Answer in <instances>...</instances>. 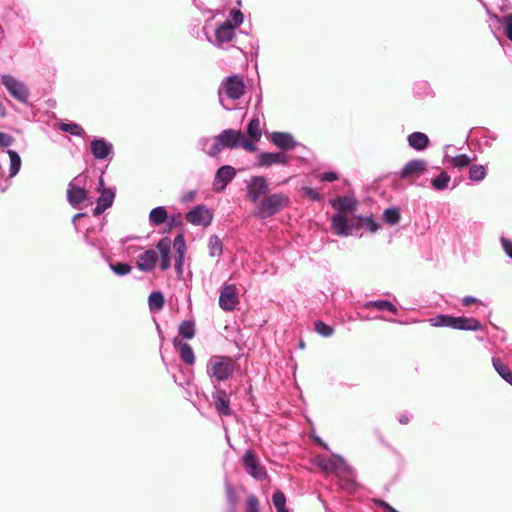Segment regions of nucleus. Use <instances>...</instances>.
Wrapping results in <instances>:
<instances>
[{"label": "nucleus", "mask_w": 512, "mask_h": 512, "mask_svg": "<svg viewBox=\"0 0 512 512\" xmlns=\"http://www.w3.org/2000/svg\"><path fill=\"white\" fill-rule=\"evenodd\" d=\"M164 303V295L160 291H153L148 297V305L151 311H157L162 309Z\"/></svg>", "instance_id": "obj_36"}, {"label": "nucleus", "mask_w": 512, "mask_h": 512, "mask_svg": "<svg viewBox=\"0 0 512 512\" xmlns=\"http://www.w3.org/2000/svg\"><path fill=\"white\" fill-rule=\"evenodd\" d=\"M168 220V212L164 206H157L149 213V222L152 225L160 226Z\"/></svg>", "instance_id": "obj_28"}, {"label": "nucleus", "mask_w": 512, "mask_h": 512, "mask_svg": "<svg viewBox=\"0 0 512 512\" xmlns=\"http://www.w3.org/2000/svg\"><path fill=\"white\" fill-rule=\"evenodd\" d=\"M211 142V139L209 137H201L198 140V146L202 151H204L207 154V150L209 148V144Z\"/></svg>", "instance_id": "obj_60"}, {"label": "nucleus", "mask_w": 512, "mask_h": 512, "mask_svg": "<svg viewBox=\"0 0 512 512\" xmlns=\"http://www.w3.org/2000/svg\"><path fill=\"white\" fill-rule=\"evenodd\" d=\"M331 227L337 236L346 237L352 235L355 231H359L362 224L348 220L344 214L335 213L331 217Z\"/></svg>", "instance_id": "obj_6"}, {"label": "nucleus", "mask_w": 512, "mask_h": 512, "mask_svg": "<svg viewBox=\"0 0 512 512\" xmlns=\"http://www.w3.org/2000/svg\"><path fill=\"white\" fill-rule=\"evenodd\" d=\"M178 331L185 339H192L195 335L194 322L189 320L182 321L179 324Z\"/></svg>", "instance_id": "obj_41"}, {"label": "nucleus", "mask_w": 512, "mask_h": 512, "mask_svg": "<svg viewBox=\"0 0 512 512\" xmlns=\"http://www.w3.org/2000/svg\"><path fill=\"white\" fill-rule=\"evenodd\" d=\"M363 221H364L363 225L366 227L367 230H369L372 233H375L378 231L380 225H379V223H377L375 221L373 216L365 217V218H363Z\"/></svg>", "instance_id": "obj_53"}, {"label": "nucleus", "mask_w": 512, "mask_h": 512, "mask_svg": "<svg viewBox=\"0 0 512 512\" xmlns=\"http://www.w3.org/2000/svg\"><path fill=\"white\" fill-rule=\"evenodd\" d=\"M223 146L221 144V142H219L218 140V135L214 137V140L213 142L209 144V148L207 150V155H209L210 157H216L218 156L221 151L223 150Z\"/></svg>", "instance_id": "obj_47"}, {"label": "nucleus", "mask_w": 512, "mask_h": 512, "mask_svg": "<svg viewBox=\"0 0 512 512\" xmlns=\"http://www.w3.org/2000/svg\"><path fill=\"white\" fill-rule=\"evenodd\" d=\"M173 343L179 351L181 360L188 365H193L195 363V355L192 347L186 342H178L177 338L174 339Z\"/></svg>", "instance_id": "obj_26"}, {"label": "nucleus", "mask_w": 512, "mask_h": 512, "mask_svg": "<svg viewBox=\"0 0 512 512\" xmlns=\"http://www.w3.org/2000/svg\"><path fill=\"white\" fill-rule=\"evenodd\" d=\"M500 242H501L502 248L505 251V253L507 254V256L510 259H512V241H510L506 237L502 236L500 238Z\"/></svg>", "instance_id": "obj_56"}, {"label": "nucleus", "mask_w": 512, "mask_h": 512, "mask_svg": "<svg viewBox=\"0 0 512 512\" xmlns=\"http://www.w3.org/2000/svg\"><path fill=\"white\" fill-rule=\"evenodd\" d=\"M401 214L397 207L387 208L383 212V220L389 225H395L400 221Z\"/></svg>", "instance_id": "obj_40"}, {"label": "nucleus", "mask_w": 512, "mask_h": 512, "mask_svg": "<svg viewBox=\"0 0 512 512\" xmlns=\"http://www.w3.org/2000/svg\"><path fill=\"white\" fill-rule=\"evenodd\" d=\"M270 142L281 151H292L301 144L289 132L274 131L269 136Z\"/></svg>", "instance_id": "obj_16"}, {"label": "nucleus", "mask_w": 512, "mask_h": 512, "mask_svg": "<svg viewBox=\"0 0 512 512\" xmlns=\"http://www.w3.org/2000/svg\"><path fill=\"white\" fill-rule=\"evenodd\" d=\"M166 222H168V225L170 228L181 226L182 225V217L180 214H175V215H171V216L168 215V220Z\"/></svg>", "instance_id": "obj_58"}, {"label": "nucleus", "mask_w": 512, "mask_h": 512, "mask_svg": "<svg viewBox=\"0 0 512 512\" xmlns=\"http://www.w3.org/2000/svg\"><path fill=\"white\" fill-rule=\"evenodd\" d=\"M315 331L323 337H330L334 333V329L332 326L327 325L326 323L318 320L314 323Z\"/></svg>", "instance_id": "obj_43"}, {"label": "nucleus", "mask_w": 512, "mask_h": 512, "mask_svg": "<svg viewBox=\"0 0 512 512\" xmlns=\"http://www.w3.org/2000/svg\"><path fill=\"white\" fill-rule=\"evenodd\" d=\"M408 145L416 151H424L430 144L429 137L423 132H413L407 137Z\"/></svg>", "instance_id": "obj_25"}, {"label": "nucleus", "mask_w": 512, "mask_h": 512, "mask_svg": "<svg viewBox=\"0 0 512 512\" xmlns=\"http://www.w3.org/2000/svg\"><path fill=\"white\" fill-rule=\"evenodd\" d=\"M502 24L507 38L512 42V14L504 16Z\"/></svg>", "instance_id": "obj_51"}, {"label": "nucleus", "mask_w": 512, "mask_h": 512, "mask_svg": "<svg viewBox=\"0 0 512 512\" xmlns=\"http://www.w3.org/2000/svg\"><path fill=\"white\" fill-rule=\"evenodd\" d=\"M237 171L231 165L219 167L213 180V190L217 193L223 192L228 184L236 177Z\"/></svg>", "instance_id": "obj_13"}, {"label": "nucleus", "mask_w": 512, "mask_h": 512, "mask_svg": "<svg viewBox=\"0 0 512 512\" xmlns=\"http://www.w3.org/2000/svg\"><path fill=\"white\" fill-rule=\"evenodd\" d=\"M259 500L256 495L250 494L246 499V512H260Z\"/></svg>", "instance_id": "obj_46"}, {"label": "nucleus", "mask_w": 512, "mask_h": 512, "mask_svg": "<svg viewBox=\"0 0 512 512\" xmlns=\"http://www.w3.org/2000/svg\"><path fill=\"white\" fill-rule=\"evenodd\" d=\"M1 83L15 99L22 103H27L29 90L23 82L11 75L5 74L1 77Z\"/></svg>", "instance_id": "obj_11"}, {"label": "nucleus", "mask_w": 512, "mask_h": 512, "mask_svg": "<svg viewBox=\"0 0 512 512\" xmlns=\"http://www.w3.org/2000/svg\"><path fill=\"white\" fill-rule=\"evenodd\" d=\"M364 307L367 308V309H370V308H375L377 310H387L393 314H397L398 312V309L397 307L392 304L389 300H371V301H367L365 304H364Z\"/></svg>", "instance_id": "obj_29"}, {"label": "nucleus", "mask_w": 512, "mask_h": 512, "mask_svg": "<svg viewBox=\"0 0 512 512\" xmlns=\"http://www.w3.org/2000/svg\"><path fill=\"white\" fill-rule=\"evenodd\" d=\"M302 191L303 193L305 194V196L309 197L310 199H312L313 201H322L323 200V197L322 195L317 192L314 188L312 187H303L302 188Z\"/></svg>", "instance_id": "obj_54"}, {"label": "nucleus", "mask_w": 512, "mask_h": 512, "mask_svg": "<svg viewBox=\"0 0 512 512\" xmlns=\"http://www.w3.org/2000/svg\"><path fill=\"white\" fill-rule=\"evenodd\" d=\"M272 502L276 510L286 507V496L281 490L273 493Z\"/></svg>", "instance_id": "obj_45"}, {"label": "nucleus", "mask_w": 512, "mask_h": 512, "mask_svg": "<svg viewBox=\"0 0 512 512\" xmlns=\"http://www.w3.org/2000/svg\"><path fill=\"white\" fill-rule=\"evenodd\" d=\"M376 504L378 507H380L385 512H399L384 500L379 499L376 501Z\"/></svg>", "instance_id": "obj_59"}, {"label": "nucleus", "mask_w": 512, "mask_h": 512, "mask_svg": "<svg viewBox=\"0 0 512 512\" xmlns=\"http://www.w3.org/2000/svg\"><path fill=\"white\" fill-rule=\"evenodd\" d=\"M245 85L243 79L238 75H231L226 77L218 90L219 102L226 110H231L232 107L225 103L224 95L231 100L240 99L244 94Z\"/></svg>", "instance_id": "obj_4"}, {"label": "nucleus", "mask_w": 512, "mask_h": 512, "mask_svg": "<svg viewBox=\"0 0 512 512\" xmlns=\"http://www.w3.org/2000/svg\"><path fill=\"white\" fill-rule=\"evenodd\" d=\"M196 197V191L195 190H190V191H187L185 192L182 197H181V201L183 203H188V202H192Z\"/></svg>", "instance_id": "obj_61"}, {"label": "nucleus", "mask_w": 512, "mask_h": 512, "mask_svg": "<svg viewBox=\"0 0 512 512\" xmlns=\"http://www.w3.org/2000/svg\"><path fill=\"white\" fill-rule=\"evenodd\" d=\"M173 245L176 250V255H182L184 257L186 245H185V240H184V237L182 234H179L174 238Z\"/></svg>", "instance_id": "obj_48"}, {"label": "nucleus", "mask_w": 512, "mask_h": 512, "mask_svg": "<svg viewBox=\"0 0 512 512\" xmlns=\"http://www.w3.org/2000/svg\"><path fill=\"white\" fill-rule=\"evenodd\" d=\"M15 139L12 135L0 131V149L8 148L12 146Z\"/></svg>", "instance_id": "obj_50"}, {"label": "nucleus", "mask_w": 512, "mask_h": 512, "mask_svg": "<svg viewBox=\"0 0 512 512\" xmlns=\"http://www.w3.org/2000/svg\"><path fill=\"white\" fill-rule=\"evenodd\" d=\"M289 162L290 156L286 152H260L256 156L255 165L260 168H268L272 165L287 166Z\"/></svg>", "instance_id": "obj_12"}, {"label": "nucleus", "mask_w": 512, "mask_h": 512, "mask_svg": "<svg viewBox=\"0 0 512 512\" xmlns=\"http://www.w3.org/2000/svg\"><path fill=\"white\" fill-rule=\"evenodd\" d=\"M59 129L73 136L85 137L86 132L83 127L75 122L60 123Z\"/></svg>", "instance_id": "obj_35"}, {"label": "nucleus", "mask_w": 512, "mask_h": 512, "mask_svg": "<svg viewBox=\"0 0 512 512\" xmlns=\"http://www.w3.org/2000/svg\"><path fill=\"white\" fill-rule=\"evenodd\" d=\"M492 365L495 371L498 373V375L501 377L502 374H504L509 368L507 365H505L502 360L498 357L492 358Z\"/></svg>", "instance_id": "obj_52"}, {"label": "nucleus", "mask_w": 512, "mask_h": 512, "mask_svg": "<svg viewBox=\"0 0 512 512\" xmlns=\"http://www.w3.org/2000/svg\"><path fill=\"white\" fill-rule=\"evenodd\" d=\"M451 177L446 171H441L431 180V186L436 191H443L448 188Z\"/></svg>", "instance_id": "obj_32"}, {"label": "nucleus", "mask_w": 512, "mask_h": 512, "mask_svg": "<svg viewBox=\"0 0 512 512\" xmlns=\"http://www.w3.org/2000/svg\"><path fill=\"white\" fill-rule=\"evenodd\" d=\"M314 441L319 445L321 446L323 449L325 450H329V446L326 442H324L320 437L318 436H314L313 437Z\"/></svg>", "instance_id": "obj_63"}, {"label": "nucleus", "mask_w": 512, "mask_h": 512, "mask_svg": "<svg viewBox=\"0 0 512 512\" xmlns=\"http://www.w3.org/2000/svg\"><path fill=\"white\" fill-rule=\"evenodd\" d=\"M243 22V14L240 10H232L230 19L221 23L214 32V40L207 37L208 41L217 47H221L225 43H229L235 36V29Z\"/></svg>", "instance_id": "obj_3"}, {"label": "nucleus", "mask_w": 512, "mask_h": 512, "mask_svg": "<svg viewBox=\"0 0 512 512\" xmlns=\"http://www.w3.org/2000/svg\"><path fill=\"white\" fill-rule=\"evenodd\" d=\"M213 388L214 391L212 393V399L216 411L220 415L230 416L232 414V410L230 408V399L227 395V392L224 389H221L220 386Z\"/></svg>", "instance_id": "obj_18"}, {"label": "nucleus", "mask_w": 512, "mask_h": 512, "mask_svg": "<svg viewBox=\"0 0 512 512\" xmlns=\"http://www.w3.org/2000/svg\"><path fill=\"white\" fill-rule=\"evenodd\" d=\"M108 187H105V182H104V178L103 176L101 175L100 178H99V181H98V186H97V191L99 193H102L103 190H106Z\"/></svg>", "instance_id": "obj_64"}, {"label": "nucleus", "mask_w": 512, "mask_h": 512, "mask_svg": "<svg viewBox=\"0 0 512 512\" xmlns=\"http://www.w3.org/2000/svg\"><path fill=\"white\" fill-rule=\"evenodd\" d=\"M115 195L116 189L114 187H108L106 190H103L96 201V206L93 209V215L99 216L105 210L110 208L113 205Z\"/></svg>", "instance_id": "obj_19"}, {"label": "nucleus", "mask_w": 512, "mask_h": 512, "mask_svg": "<svg viewBox=\"0 0 512 512\" xmlns=\"http://www.w3.org/2000/svg\"><path fill=\"white\" fill-rule=\"evenodd\" d=\"M225 493H226L227 505L237 506L239 497L237 495L235 488L230 483H226Z\"/></svg>", "instance_id": "obj_44"}, {"label": "nucleus", "mask_w": 512, "mask_h": 512, "mask_svg": "<svg viewBox=\"0 0 512 512\" xmlns=\"http://www.w3.org/2000/svg\"><path fill=\"white\" fill-rule=\"evenodd\" d=\"M109 267L118 276H125L132 270V267L125 262L110 263Z\"/></svg>", "instance_id": "obj_42"}, {"label": "nucleus", "mask_w": 512, "mask_h": 512, "mask_svg": "<svg viewBox=\"0 0 512 512\" xmlns=\"http://www.w3.org/2000/svg\"><path fill=\"white\" fill-rule=\"evenodd\" d=\"M156 248L160 254V269L162 271H166L171 266V240L167 237L160 239L156 245Z\"/></svg>", "instance_id": "obj_23"}, {"label": "nucleus", "mask_w": 512, "mask_h": 512, "mask_svg": "<svg viewBox=\"0 0 512 512\" xmlns=\"http://www.w3.org/2000/svg\"><path fill=\"white\" fill-rule=\"evenodd\" d=\"M330 205L337 210V213H353L357 208V200L349 196H338L329 201Z\"/></svg>", "instance_id": "obj_21"}, {"label": "nucleus", "mask_w": 512, "mask_h": 512, "mask_svg": "<svg viewBox=\"0 0 512 512\" xmlns=\"http://www.w3.org/2000/svg\"><path fill=\"white\" fill-rule=\"evenodd\" d=\"M316 465L328 473H334L341 470L347 474H351L353 471L352 467L346 462V460L341 455L335 453L332 454V458L318 457Z\"/></svg>", "instance_id": "obj_7"}, {"label": "nucleus", "mask_w": 512, "mask_h": 512, "mask_svg": "<svg viewBox=\"0 0 512 512\" xmlns=\"http://www.w3.org/2000/svg\"><path fill=\"white\" fill-rule=\"evenodd\" d=\"M445 160L455 168H464L470 165L472 159L467 154H459L456 156H449L445 154Z\"/></svg>", "instance_id": "obj_34"}, {"label": "nucleus", "mask_w": 512, "mask_h": 512, "mask_svg": "<svg viewBox=\"0 0 512 512\" xmlns=\"http://www.w3.org/2000/svg\"><path fill=\"white\" fill-rule=\"evenodd\" d=\"M455 316L448 314H438L428 321L433 327H447L453 329Z\"/></svg>", "instance_id": "obj_30"}, {"label": "nucleus", "mask_w": 512, "mask_h": 512, "mask_svg": "<svg viewBox=\"0 0 512 512\" xmlns=\"http://www.w3.org/2000/svg\"><path fill=\"white\" fill-rule=\"evenodd\" d=\"M184 266V257L182 255H175V270L178 278L182 277Z\"/></svg>", "instance_id": "obj_55"}, {"label": "nucleus", "mask_w": 512, "mask_h": 512, "mask_svg": "<svg viewBox=\"0 0 512 512\" xmlns=\"http://www.w3.org/2000/svg\"><path fill=\"white\" fill-rule=\"evenodd\" d=\"M84 242L91 249L95 250L98 255L104 256V244L98 237H93L89 232L84 235Z\"/></svg>", "instance_id": "obj_37"}, {"label": "nucleus", "mask_w": 512, "mask_h": 512, "mask_svg": "<svg viewBox=\"0 0 512 512\" xmlns=\"http://www.w3.org/2000/svg\"><path fill=\"white\" fill-rule=\"evenodd\" d=\"M91 153L97 160H111L114 154L113 145L102 137H95L90 141Z\"/></svg>", "instance_id": "obj_15"}, {"label": "nucleus", "mask_w": 512, "mask_h": 512, "mask_svg": "<svg viewBox=\"0 0 512 512\" xmlns=\"http://www.w3.org/2000/svg\"><path fill=\"white\" fill-rule=\"evenodd\" d=\"M85 179L86 176L79 174L68 184L67 200L74 208H77L88 197L87 191L83 187Z\"/></svg>", "instance_id": "obj_5"}, {"label": "nucleus", "mask_w": 512, "mask_h": 512, "mask_svg": "<svg viewBox=\"0 0 512 512\" xmlns=\"http://www.w3.org/2000/svg\"><path fill=\"white\" fill-rule=\"evenodd\" d=\"M487 176V168L485 165L473 164L469 167V179L473 182H481Z\"/></svg>", "instance_id": "obj_33"}, {"label": "nucleus", "mask_w": 512, "mask_h": 512, "mask_svg": "<svg viewBox=\"0 0 512 512\" xmlns=\"http://www.w3.org/2000/svg\"><path fill=\"white\" fill-rule=\"evenodd\" d=\"M479 300L473 296H465L462 299L463 306H470L471 304L477 303Z\"/></svg>", "instance_id": "obj_62"}, {"label": "nucleus", "mask_w": 512, "mask_h": 512, "mask_svg": "<svg viewBox=\"0 0 512 512\" xmlns=\"http://www.w3.org/2000/svg\"><path fill=\"white\" fill-rule=\"evenodd\" d=\"M242 463L247 474L254 479L262 481L267 477L265 467L260 464L257 455L251 449L244 453Z\"/></svg>", "instance_id": "obj_9"}, {"label": "nucleus", "mask_w": 512, "mask_h": 512, "mask_svg": "<svg viewBox=\"0 0 512 512\" xmlns=\"http://www.w3.org/2000/svg\"><path fill=\"white\" fill-rule=\"evenodd\" d=\"M427 161L423 159H412L408 161L399 172L401 179L417 178L427 171Z\"/></svg>", "instance_id": "obj_17"}, {"label": "nucleus", "mask_w": 512, "mask_h": 512, "mask_svg": "<svg viewBox=\"0 0 512 512\" xmlns=\"http://www.w3.org/2000/svg\"><path fill=\"white\" fill-rule=\"evenodd\" d=\"M209 255L211 257L220 256L223 251V244L221 239L217 235H212L209 238Z\"/></svg>", "instance_id": "obj_39"}, {"label": "nucleus", "mask_w": 512, "mask_h": 512, "mask_svg": "<svg viewBox=\"0 0 512 512\" xmlns=\"http://www.w3.org/2000/svg\"><path fill=\"white\" fill-rule=\"evenodd\" d=\"M482 323L474 317L455 316L453 329L462 331H481Z\"/></svg>", "instance_id": "obj_22"}, {"label": "nucleus", "mask_w": 512, "mask_h": 512, "mask_svg": "<svg viewBox=\"0 0 512 512\" xmlns=\"http://www.w3.org/2000/svg\"><path fill=\"white\" fill-rule=\"evenodd\" d=\"M219 1L220 0H193V3L195 7L202 13L211 14L209 18L213 19L218 12V8H216V5L218 4Z\"/></svg>", "instance_id": "obj_27"}, {"label": "nucleus", "mask_w": 512, "mask_h": 512, "mask_svg": "<svg viewBox=\"0 0 512 512\" xmlns=\"http://www.w3.org/2000/svg\"><path fill=\"white\" fill-rule=\"evenodd\" d=\"M212 219V213L203 204L196 205L186 214L187 222L195 226L206 227L211 224Z\"/></svg>", "instance_id": "obj_14"}, {"label": "nucleus", "mask_w": 512, "mask_h": 512, "mask_svg": "<svg viewBox=\"0 0 512 512\" xmlns=\"http://www.w3.org/2000/svg\"><path fill=\"white\" fill-rule=\"evenodd\" d=\"M242 139V132L235 129H224L218 134V140L221 142L223 148L235 149L239 147V140Z\"/></svg>", "instance_id": "obj_20"}, {"label": "nucleus", "mask_w": 512, "mask_h": 512, "mask_svg": "<svg viewBox=\"0 0 512 512\" xmlns=\"http://www.w3.org/2000/svg\"><path fill=\"white\" fill-rule=\"evenodd\" d=\"M206 372L212 386H219L220 382L232 377L234 373L233 360L229 356L214 355L207 362Z\"/></svg>", "instance_id": "obj_1"}, {"label": "nucleus", "mask_w": 512, "mask_h": 512, "mask_svg": "<svg viewBox=\"0 0 512 512\" xmlns=\"http://www.w3.org/2000/svg\"><path fill=\"white\" fill-rule=\"evenodd\" d=\"M7 154L9 156V161H10L9 177L13 178L19 173V171L21 169L22 161H21L20 155L15 150L9 149V150H7Z\"/></svg>", "instance_id": "obj_31"}, {"label": "nucleus", "mask_w": 512, "mask_h": 512, "mask_svg": "<svg viewBox=\"0 0 512 512\" xmlns=\"http://www.w3.org/2000/svg\"><path fill=\"white\" fill-rule=\"evenodd\" d=\"M158 261V255L156 251L149 249L138 256L137 268L141 271H151Z\"/></svg>", "instance_id": "obj_24"}, {"label": "nucleus", "mask_w": 512, "mask_h": 512, "mask_svg": "<svg viewBox=\"0 0 512 512\" xmlns=\"http://www.w3.org/2000/svg\"><path fill=\"white\" fill-rule=\"evenodd\" d=\"M256 142L252 138L248 139L242 133V139L239 140V147H242L248 152H255L257 150Z\"/></svg>", "instance_id": "obj_49"}, {"label": "nucleus", "mask_w": 512, "mask_h": 512, "mask_svg": "<svg viewBox=\"0 0 512 512\" xmlns=\"http://www.w3.org/2000/svg\"><path fill=\"white\" fill-rule=\"evenodd\" d=\"M290 203L288 195L285 193H273L263 197L255 204L254 215L259 219H268L279 213Z\"/></svg>", "instance_id": "obj_2"}, {"label": "nucleus", "mask_w": 512, "mask_h": 512, "mask_svg": "<svg viewBox=\"0 0 512 512\" xmlns=\"http://www.w3.org/2000/svg\"><path fill=\"white\" fill-rule=\"evenodd\" d=\"M246 131L250 138L254 141H259L262 136L260 120L256 117L252 118L247 125Z\"/></svg>", "instance_id": "obj_38"}, {"label": "nucleus", "mask_w": 512, "mask_h": 512, "mask_svg": "<svg viewBox=\"0 0 512 512\" xmlns=\"http://www.w3.org/2000/svg\"><path fill=\"white\" fill-rule=\"evenodd\" d=\"M247 197L256 204L269 192V183L264 176H252L247 181Z\"/></svg>", "instance_id": "obj_8"}, {"label": "nucleus", "mask_w": 512, "mask_h": 512, "mask_svg": "<svg viewBox=\"0 0 512 512\" xmlns=\"http://www.w3.org/2000/svg\"><path fill=\"white\" fill-rule=\"evenodd\" d=\"M339 179V175L334 171L324 172L320 175L321 181L333 182Z\"/></svg>", "instance_id": "obj_57"}, {"label": "nucleus", "mask_w": 512, "mask_h": 512, "mask_svg": "<svg viewBox=\"0 0 512 512\" xmlns=\"http://www.w3.org/2000/svg\"><path fill=\"white\" fill-rule=\"evenodd\" d=\"M219 307L225 312L233 311L239 304L238 290L235 284L225 283L219 292Z\"/></svg>", "instance_id": "obj_10"}]
</instances>
